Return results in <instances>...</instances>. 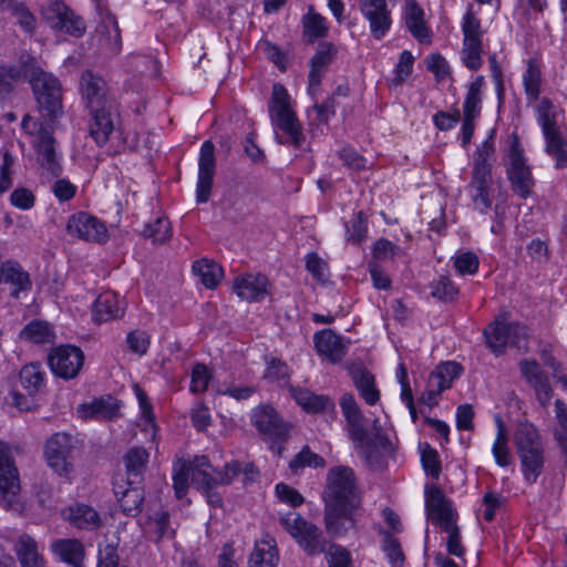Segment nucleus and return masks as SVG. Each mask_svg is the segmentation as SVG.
Here are the masks:
<instances>
[{"instance_id": "obj_5", "label": "nucleus", "mask_w": 567, "mask_h": 567, "mask_svg": "<svg viewBox=\"0 0 567 567\" xmlns=\"http://www.w3.org/2000/svg\"><path fill=\"white\" fill-rule=\"evenodd\" d=\"M60 117L62 115L50 121L43 115H40V118H35L30 114H25L21 121L22 131L35 138L33 147L40 166L50 177L54 178H58L63 172L60 156L56 153V140L53 135V125Z\"/></svg>"}, {"instance_id": "obj_3", "label": "nucleus", "mask_w": 567, "mask_h": 567, "mask_svg": "<svg viewBox=\"0 0 567 567\" xmlns=\"http://www.w3.org/2000/svg\"><path fill=\"white\" fill-rule=\"evenodd\" d=\"M268 112L276 142L301 150L307 137L302 124L292 109L288 91L280 83L272 85Z\"/></svg>"}, {"instance_id": "obj_32", "label": "nucleus", "mask_w": 567, "mask_h": 567, "mask_svg": "<svg viewBox=\"0 0 567 567\" xmlns=\"http://www.w3.org/2000/svg\"><path fill=\"white\" fill-rule=\"evenodd\" d=\"M290 392L297 404L308 413L336 414L334 401L328 395L316 394L301 388H292Z\"/></svg>"}, {"instance_id": "obj_17", "label": "nucleus", "mask_w": 567, "mask_h": 567, "mask_svg": "<svg viewBox=\"0 0 567 567\" xmlns=\"http://www.w3.org/2000/svg\"><path fill=\"white\" fill-rule=\"evenodd\" d=\"M66 231L79 239L104 244L110 235L104 221L87 212H78L68 218Z\"/></svg>"}, {"instance_id": "obj_39", "label": "nucleus", "mask_w": 567, "mask_h": 567, "mask_svg": "<svg viewBox=\"0 0 567 567\" xmlns=\"http://www.w3.org/2000/svg\"><path fill=\"white\" fill-rule=\"evenodd\" d=\"M463 372V367L454 361L439 364L429 375L430 386H440L441 390L450 389L453 381Z\"/></svg>"}, {"instance_id": "obj_59", "label": "nucleus", "mask_w": 567, "mask_h": 567, "mask_svg": "<svg viewBox=\"0 0 567 567\" xmlns=\"http://www.w3.org/2000/svg\"><path fill=\"white\" fill-rule=\"evenodd\" d=\"M3 11L10 12L25 32H33L35 19L24 3L14 0L13 2H9V6L3 9Z\"/></svg>"}, {"instance_id": "obj_26", "label": "nucleus", "mask_w": 567, "mask_h": 567, "mask_svg": "<svg viewBox=\"0 0 567 567\" xmlns=\"http://www.w3.org/2000/svg\"><path fill=\"white\" fill-rule=\"evenodd\" d=\"M338 53L332 42H321L315 55L310 59V71L308 75V91L313 96L321 84L322 76L329 64L333 62Z\"/></svg>"}, {"instance_id": "obj_37", "label": "nucleus", "mask_w": 567, "mask_h": 567, "mask_svg": "<svg viewBox=\"0 0 567 567\" xmlns=\"http://www.w3.org/2000/svg\"><path fill=\"white\" fill-rule=\"evenodd\" d=\"M14 551L21 567H43L44 559L33 537L28 534L20 535L14 542Z\"/></svg>"}, {"instance_id": "obj_42", "label": "nucleus", "mask_w": 567, "mask_h": 567, "mask_svg": "<svg viewBox=\"0 0 567 567\" xmlns=\"http://www.w3.org/2000/svg\"><path fill=\"white\" fill-rule=\"evenodd\" d=\"M496 423L497 433L492 446V454L498 466L507 467L513 464L514 457L508 446V437L504 422L501 417H497Z\"/></svg>"}, {"instance_id": "obj_38", "label": "nucleus", "mask_w": 567, "mask_h": 567, "mask_svg": "<svg viewBox=\"0 0 567 567\" xmlns=\"http://www.w3.org/2000/svg\"><path fill=\"white\" fill-rule=\"evenodd\" d=\"M19 380L28 394L34 396L45 385V372L40 363L25 364L20 370Z\"/></svg>"}, {"instance_id": "obj_52", "label": "nucleus", "mask_w": 567, "mask_h": 567, "mask_svg": "<svg viewBox=\"0 0 567 567\" xmlns=\"http://www.w3.org/2000/svg\"><path fill=\"white\" fill-rule=\"evenodd\" d=\"M420 452L425 474L433 480H439L442 471V463L437 451L425 442L420 444Z\"/></svg>"}, {"instance_id": "obj_9", "label": "nucleus", "mask_w": 567, "mask_h": 567, "mask_svg": "<svg viewBox=\"0 0 567 567\" xmlns=\"http://www.w3.org/2000/svg\"><path fill=\"white\" fill-rule=\"evenodd\" d=\"M279 522L308 555H317L324 551L327 542L322 532L301 515L290 512L281 516Z\"/></svg>"}, {"instance_id": "obj_57", "label": "nucleus", "mask_w": 567, "mask_h": 567, "mask_svg": "<svg viewBox=\"0 0 567 567\" xmlns=\"http://www.w3.org/2000/svg\"><path fill=\"white\" fill-rule=\"evenodd\" d=\"M431 295L444 302H451L458 296V288L446 276H440L431 284Z\"/></svg>"}, {"instance_id": "obj_36", "label": "nucleus", "mask_w": 567, "mask_h": 567, "mask_svg": "<svg viewBox=\"0 0 567 567\" xmlns=\"http://www.w3.org/2000/svg\"><path fill=\"white\" fill-rule=\"evenodd\" d=\"M148 458L150 453L140 446L132 447L125 453L123 460L126 468V481H130V484L143 483Z\"/></svg>"}, {"instance_id": "obj_45", "label": "nucleus", "mask_w": 567, "mask_h": 567, "mask_svg": "<svg viewBox=\"0 0 567 567\" xmlns=\"http://www.w3.org/2000/svg\"><path fill=\"white\" fill-rule=\"evenodd\" d=\"M326 466L324 458L305 445L301 451L290 460L288 467L292 474H299L306 467L322 468Z\"/></svg>"}, {"instance_id": "obj_6", "label": "nucleus", "mask_w": 567, "mask_h": 567, "mask_svg": "<svg viewBox=\"0 0 567 567\" xmlns=\"http://www.w3.org/2000/svg\"><path fill=\"white\" fill-rule=\"evenodd\" d=\"M425 506L432 520L436 522L441 528L449 534L446 549L450 555L462 557L465 548L461 542V532L456 525L455 513L451 502L445 497L439 486H433L425 497Z\"/></svg>"}, {"instance_id": "obj_10", "label": "nucleus", "mask_w": 567, "mask_h": 567, "mask_svg": "<svg viewBox=\"0 0 567 567\" xmlns=\"http://www.w3.org/2000/svg\"><path fill=\"white\" fill-rule=\"evenodd\" d=\"M339 405L347 422L346 431L349 439L352 441L354 449L362 450L365 457H368L369 451L373 445V441L364 424V415L358 405L354 395L349 392L343 393L339 400Z\"/></svg>"}, {"instance_id": "obj_47", "label": "nucleus", "mask_w": 567, "mask_h": 567, "mask_svg": "<svg viewBox=\"0 0 567 567\" xmlns=\"http://www.w3.org/2000/svg\"><path fill=\"white\" fill-rule=\"evenodd\" d=\"M70 511L69 518L78 528L92 530L99 527L100 516L91 506L79 504Z\"/></svg>"}, {"instance_id": "obj_48", "label": "nucleus", "mask_w": 567, "mask_h": 567, "mask_svg": "<svg viewBox=\"0 0 567 567\" xmlns=\"http://www.w3.org/2000/svg\"><path fill=\"white\" fill-rule=\"evenodd\" d=\"M463 41L465 42H483L484 30L482 22L470 6L462 19Z\"/></svg>"}, {"instance_id": "obj_56", "label": "nucleus", "mask_w": 567, "mask_h": 567, "mask_svg": "<svg viewBox=\"0 0 567 567\" xmlns=\"http://www.w3.org/2000/svg\"><path fill=\"white\" fill-rule=\"evenodd\" d=\"M348 240L359 245L362 243L368 234V218L365 214L360 210L353 215L349 223H346Z\"/></svg>"}, {"instance_id": "obj_54", "label": "nucleus", "mask_w": 567, "mask_h": 567, "mask_svg": "<svg viewBox=\"0 0 567 567\" xmlns=\"http://www.w3.org/2000/svg\"><path fill=\"white\" fill-rule=\"evenodd\" d=\"M483 42H465L462 43L461 60L462 63L471 71H477L483 65Z\"/></svg>"}, {"instance_id": "obj_2", "label": "nucleus", "mask_w": 567, "mask_h": 567, "mask_svg": "<svg viewBox=\"0 0 567 567\" xmlns=\"http://www.w3.org/2000/svg\"><path fill=\"white\" fill-rule=\"evenodd\" d=\"M322 499L328 534L342 537L355 527L354 515L362 499L351 467L339 465L328 471Z\"/></svg>"}, {"instance_id": "obj_55", "label": "nucleus", "mask_w": 567, "mask_h": 567, "mask_svg": "<svg viewBox=\"0 0 567 567\" xmlns=\"http://www.w3.org/2000/svg\"><path fill=\"white\" fill-rule=\"evenodd\" d=\"M383 536L382 550L385 553L389 563L393 567H402L404 563V554L398 538L393 537L391 532L381 529Z\"/></svg>"}, {"instance_id": "obj_19", "label": "nucleus", "mask_w": 567, "mask_h": 567, "mask_svg": "<svg viewBox=\"0 0 567 567\" xmlns=\"http://www.w3.org/2000/svg\"><path fill=\"white\" fill-rule=\"evenodd\" d=\"M89 134L97 146L103 147L110 141L120 121V105H111L89 110Z\"/></svg>"}, {"instance_id": "obj_7", "label": "nucleus", "mask_w": 567, "mask_h": 567, "mask_svg": "<svg viewBox=\"0 0 567 567\" xmlns=\"http://www.w3.org/2000/svg\"><path fill=\"white\" fill-rule=\"evenodd\" d=\"M537 123L544 135L545 152L555 161V167H566L567 138L557 125L555 105L547 97L542 99L537 106Z\"/></svg>"}, {"instance_id": "obj_61", "label": "nucleus", "mask_w": 567, "mask_h": 567, "mask_svg": "<svg viewBox=\"0 0 567 567\" xmlns=\"http://www.w3.org/2000/svg\"><path fill=\"white\" fill-rule=\"evenodd\" d=\"M478 257L473 251H463L454 257V267L462 276L475 275L478 271Z\"/></svg>"}, {"instance_id": "obj_16", "label": "nucleus", "mask_w": 567, "mask_h": 567, "mask_svg": "<svg viewBox=\"0 0 567 567\" xmlns=\"http://www.w3.org/2000/svg\"><path fill=\"white\" fill-rule=\"evenodd\" d=\"M250 420L257 431L274 444H282L289 437L290 425L271 405L265 404L255 408Z\"/></svg>"}, {"instance_id": "obj_15", "label": "nucleus", "mask_w": 567, "mask_h": 567, "mask_svg": "<svg viewBox=\"0 0 567 567\" xmlns=\"http://www.w3.org/2000/svg\"><path fill=\"white\" fill-rule=\"evenodd\" d=\"M84 352L76 346L54 347L48 354L51 372L65 381L75 379L84 365Z\"/></svg>"}, {"instance_id": "obj_53", "label": "nucleus", "mask_w": 567, "mask_h": 567, "mask_svg": "<svg viewBox=\"0 0 567 567\" xmlns=\"http://www.w3.org/2000/svg\"><path fill=\"white\" fill-rule=\"evenodd\" d=\"M189 477L192 472L189 471V464L187 461L179 460L173 466V488L175 496L182 499L186 496L189 487Z\"/></svg>"}, {"instance_id": "obj_18", "label": "nucleus", "mask_w": 567, "mask_h": 567, "mask_svg": "<svg viewBox=\"0 0 567 567\" xmlns=\"http://www.w3.org/2000/svg\"><path fill=\"white\" fill-rule=\"evenodd\" d=\"M80 94L87 110L118 104L106 81L91 70H85L80 78Z\"/></svg>"}, {"instance_id": "obj_4", "label": "nucleus", "mask_w": 567, "mask_h": 567, "mask_svg": "<svg viewBox=\"0 0 567 567\" xmlns=\"http://www.w3.org/2000/svg\"><path fill=\"white\" fill-rule=\"evenodd\" d=\"M513 441L520 461L524 480L528 484L536 483L544 471L546 461L544 437L535 424L524 420L517 422Z\"/></svg>"}, {"instance_id": "obj_27", "label": "nucleus", "mask_w": 567, "mask_h": 567, "mask_svg": "<svg viewBox=\"0 0 567 567\" xmlns=\"http://www.w3.org/2000/svg\"><path fill=\"white\" fill-rule=\"evenodd\" d=\"M113 491L123 513L136 517L142 512L144 489L142 484H130V481H115Z\"/></svg>"}, {"instance_id": "obj_29", "label": "nucleus", "mask_w": 567, "mask_h": 567, "mask_svg": "<svg viewBox=\"0 0 567 567\" xmlns=\"http://www.w3.org/2000/svg\"><path fill=\"white\" fill-rule=\"evenodd\" d=\"M313 343L317 353L333 364L340 362L347 354L342 338L331 329L317 331L313 334Z\"/></svg>"}, {"instance_id": "obj_1", "label": "nucleus", "mask_w": 567, "mask_h": 567, "mask_svg": "<svg viewBox=\"0 0 567 567\" xmlns=\"http://www.w3.org/2000/svg\"><path fill=\"white\" fill-rule=\"evenodd\" d=\"M28 79L40 115L52 121L63 115L62 89L58 78L43 71L35 56L22 53L18 64L0 65V97H8L17 83Z\"/></svg>"}, {"instance_id": "obj_40", "label": "nucleus", "mask_w": 567, "mask_h": 567, "mask_svg": "<svg viewBox=\"0 0 567 567\" xmlns=\"http://www.w3.org/2000/svg\"><path fill=\"white\" fill-rule=\"evenodd\" d=\"M278 551L275 542L260 540L255 543L254 551L250 554L248 567H276Z\"/></svg>"}, {"instance_id": "obj_35", "label": "nucleus", "mask_w": 567, "mask_h": 567, "mask_svg": "<svg viewBox=\"0 0 567 567\" xmlns=\"http://www.w3.org/2000/svg\"><path fill=\"white\" fill-rule=\"evenodd\" d=\"M240 474L244 475V485H250L257 482L260 477V471L252 462L241 464L239 461L233 460L227 462L224 467L220 468L218 481L224 485H230Z\"/></svg>"}, {"instance_id": "obj_51", "label": "nucleus", "mask_w": 567, "mask_h": 567, "mask_svg": "<svg viewBox=\"0 0 567 567\" xmlns=\"http://www.w3.org/2000/svg\"><path fill=\"white\" fill-rule=\"evenodd\" d=\"M142 236L151 239L153 244H163L172 236L171 223L166 217H157L145 225Z\"/></svg>"}, {"instance_id": "obj_31", "label": "nucleus", "mask_w": 567, "mask_h": 567, "mask_svg": "<svg viewBox=\"0 0 567 567\" xmlns=\"http://www.w3.org/2000/svg\"><path fill=\"white\" fill-rule=\"evenodd\" d=\"M122 401L107 394L79 406L84 419L114 420L121 416Z\"/></svg>"}, {"instance_id": "obj_50", "label": "nucleus", "mask_w": 567, "mask_h": 567, "mask_svg": "<svg viewBox=\"0 0 567 567\" xmlns=\"http://www.w3.org/2000/svg\"><path fill=\"white\" fill-rule=\"evenodd\" d=\"M53 333L47 322L33 320L20 332V338L33 343L42 344L50 342Z\"/></svg>"}, {"instance_id": "obj_23", "label": "nucleus", "mask_w": 567, "mask_h": 567, "mask_svg": "<svg viewBox=\"0 0 567 567\" xmlns=\"http://www.w3.org/2000/svg\"><path fill=\"white\" fill-rule=\"evenodd\" d=\"M100 19L99 30L104 35L105 45L111 53H118L122 47L121 30L109 0H91Z\"/></svg>"}, {"instance_id": "obj_12", "label": "nucleus", "mask_w": 567, "mask_h": 567, "mask_svg": "<svg viewBox=\"0 0 567 567\" xmlns=\"http://www.w3.org/2000/svg\"><path fill=\"white\" fill-rule=\"evenodd\" d=\"M487 348L495 354L505 353L508 343L517 348L527 339V329L518 322H506L496 318L483 331Z\"/></svg>"}, {"instance_id": "obj_20", "label": "nucleus", "mask_w": 567, "mask_h": 567, "mask_svg": "<svg viewBox=\"0 0 567 567\" xmlns=\"http://www.w3.org/2000/svg\"><path fill=\"white\" fill-rule=\"evenodd\" d=\"M216 172L215 145L205 141L199 151L198 177L196 184V202L204 204L209 200Z\"/></svg>"}, {"instance_id": "obj_43", "label": "nucleus", "mask_w": 567, "mask_h": 567, "mask_svg": "<svg viewBox=\"0 0 567 567\" xmlns=\"http://www.w3.org/2000/svg\"><path fill=\"white\" fill-rule=\"evenodd\" d=\"M302 27L303 38L308 43H313L318 39L326 38L329 32L326 18L315 12L312 8L302 17Z\"/></svg>"}, {"instance_id": "obj_28", "label": "nucleus", "mask_w": 567, "mask_h": 567, "mask_svg": "<svg viewBox=\"0 0 567 567\" xmlns=\"http://www.w3.org/2000/svg\"><path fill=\"white\" fill-rule=\"evenodd\" d=\"M126 309V303L114 291H104L99 295L93 303L92 317L96 323L121 319Z\"/></svg>"}, {"instance_id": "obj_34", "label": "nucleus", "mask_w": 567, "mask_h": 567, "mask_svg": "<svg viewBox=\"0 0 567 567\" xmlns=\"http://www.w3.org/2000/svg\"><path fill=\"white\" fill-rule=\"evenodd\" d=\"M51 550L61 561L73 567H84L85 549L81 540L61 538L51 544Z\"/></svg>"}, {"instance_id": "obj_41", "label": "nucleus", "mask_w": 567, "mask_h": 567, "mask_svg": "<svg viewBox=\"0 0 567 567\" xmlns=\"http://www.w3.org/2000/svg\"><path fill=\"white\" fill-rule=\"evenodd\" d=\"M193 271L208 289L216 288L224 277L223 268L217 262L206 258L195 261Z\"/></svg>"}, {"instance_id": "obj_25", "label": "nucleus", "mask_w": 567, "mask_h": 567, "mask_svg": "<svg viewBox=\"0 0 567 567\" xmlns=\"http://www.w3.org/2000/svg\"><path fill=\"white\" fill-rule=\"evenodd\" d=\"M269 280L261 274H246L235 278L233 289L243 300L262 301L269 295Z\"/></svg>"}, {"instance_id": "obj_63", "label": "nucleus", "mask_w": 567, "mask_h": 567, "mask_svg": "<svg viewBox=\"0 0 567 567\" xmlns=\"http://www.w3.org/2000/svg\"><path fill=\"white\" fill-rule=\"evenodd\" d=\"M338 157L350 171L360 172L367 167V159L351 146H343L338 151Z\"/></svg>"}, {"instance_id": "obj_8", "label": "nucleus", "mask_w": 567, "mask_h": 567, "mask_svg": "<svg viewBox=\"0 0 567 567\" xmlns=\"http://www.w3.org/2000/svg\"><path fill=\"white\" fill-rule=\"evenodd\" d=\"M20 491L19 472L11 451L6 443L0 442V507L16 515H22L25 511V502Z\"/></svg>"}, {"instance_id": "obj_21", "label": "nucleus", "mask_w": 567, "mask_h": 567, "mask_svg": "<svg viewBox=\"0 0 567 567\" xmlns=\"http://www.w3.org/2000/svg\"><path fill=\"white\" fill-rule=\"evenodd\" d=\"M359 10L369 22V30L373 39L381 40L392 27V14L386 0H359Z\"/></svg>"}, {"instance_id": "obj_46", "label": "nucleus", "mask_w": 567, "mask_h": 567, "mask_svg": "<svg viewBox=\"0 0 567 567\" xmlns=\"http://www.w3.org/2000/svg\"><path fill=\"white\" fill-rule=\"evenodd\" d=\"M187 462L192 472V482L195 486L206 482H215L216 472L219 470L213 467L207 456H195L192 462Z\"/></svg>"}, {"instance_id": "obj_60", "label": "nucleus", "mask_w": 567, "mask_h": 567, "mask_svg": "<svg viewBox=\"0 0 567 567\" xmlns=\"http://www.w3.org/2000/svg\"><path fill=\"white\" fill-rule=\"evenodd\" d=\"M413 63L412 53L408 50L402 51L394 69V78L391 80L394 86L401 85L412 74Z\"/></svg>"}, {"instance_id": "obj_62", "label": "nucleus", "mask_w": 567, "mask_h": 567, "mask_svg": "<svg viewBox=\"0 0 567 567\" xmlns=\"http://www.w3.org/2000/svg\"><path fill=\"white\" fill-rule=\"evenodd\" d=\"M426 69L432 72L436 81H443L451 74L447 60L440 53H431L425 59Z\"/></svg>"}, {"instance_id": "obj_24", "label": "nucleus", "mask_w": 567, "mask_h": 567, "mask_svg": "<svg viewBox=\"0 0 567 567\" xmlns=\"http://www.w3.org/2000/svg\"><path fill=\"white\" fill-rule=\"evenodd\" d=\"M0 284L10 287V296L13 299H19L22 292H29L32 289L30 274L13 259L1 262Z\"/></svg>"}, {"instance_id": "obj_11", "label": "nucleus", "mask_w": 567, "mask_h": 567, "mask_svg": "<svg viewBox=\"0 0 567 567\" xmlns=\"http://www.w3.org/2000/svg\"><path fill=\"white\" fill-rule=\"evenodd\" d=\"M517 134H512L508 150L507 177L513 192L526 199L532 195L534 178L526 163Z\"/></svg>"}, {"instance_id": "obj_64", "label": "nucleus", "mask_w": 567, "mask_h": 567, "mask_svg": "<svg viewBox=\"0 0 567 567\" xmlns=\"http://www.w3.org/2000/svg\"><path fill=\"white\" fill-rule=\"evenodd\" d=\"M275 493L280 502L291 507H298L305 503V497L296 488L285 483L276 484Z\"/></svg>"}, {"instance_id": "obj_44", "label": "nucleus", "mask_w": 567, "mask_h": 567, "mask_svg": "<svg viewBox=\"0 0 567 567\" xmlns=\"http://www.w3.org/2000/svg\"><path fill=\"white\" fill-rule=\"evenodd\" d=\"M484 76L478 75L467 87L463 104L464 117H478L482 110V89Z\"/></svg>"}, {"instance_id": "obj_13", "label": "nucleus", "mask_w": 567, "mask_h": 567, "mask_svg": "<svg viewBox=\"0 0 567 567\" xmlns=\"http://www.w3.org/2000/svg\"><path fill=\"white\" fill-rule=\"evenodd\" d=\"M42 16L51 29L81 38L86 31L84 19L62 0H48L42 6Z\"/></svg>"}, {"instance_id": "obj_14", "label": "nucleus", "mask_w": 567, "mask_h": 567, "mask_svg": "<svg viewBox=\"0 0 567 567\" xmlns=\"http://www.w3.org/2000/svg\"><path fill=\"white\" fill-rule=\"evenodd\" d=\"M74 439L64 432L53 434L44 446L48 465L59 475L69 476L73 471Z\"/></svg>"}, {"instance_id": "obj_33", "label": "nucleus", "mask_w": 567, "mask_h": 567, "mask_svg": "<svg viewBox=\"0 0 567 567\" xmlns=\"http://www.w3.org/2000/svg\"><path fill=\"white\" fill-rule=\"evenodd\" d=\"M404 22L409 32L421 43L430 44L432 31L424 21V11L415 0H405Z\"/></svg>"}, {"instance_id": "obj_30", "label": "nucleus", "mask_w": 567, "mask_h": 567, "mask_svg": "<svg viewBox=\"0 0 567 567\" xmlns=\"http://www.w3.org/2000/svg\"><path fill=\"white\" fill-rule=\"evenodd\" d=\"M348 373L360 396L368 405H374L380 401V391L377 388L375 378L362 363L350 364Z\"/></svg>"}, {"instance_id": "obj_58", "label": "nucleus", "mask_w": 567, "mask_h": 567, "mask_svg": "<svg viewBox=\"0 0 567 567\" xmlns=\"http://www.w3.org/2000/svg\"><path fill=\"white\" fill-rule=\"evenodd\" d=\"M372 261H384V260H393L395 257L402 256L404 254L403 249L390 241L385 238H380L375 240L372 246Z\"/></svg>"}, {"instance_id": "obj_49", "label": "nucleus", "mask_w": 567, "mask_h": 567, "mask_svg": "<svg viewBox=\"0 0 567 567\" xmlns=\"http://www.w3.org/2000/svg\"><path fill=\"white\" fill-rule=\"evenodd\" d=\"M523 83L527 99L536 101L540 94L542 73L535 60H528L527 69L523 75Z\"/></svg>"}, {"instance_id": "obj_22", "label": "nucleus", "mask_w": 567, "mask_h": 567, "mask_svg": "<svg viewBox=\"0 0 567 567\" xmlns=\"http://www.w3.org/2000/svg\"><path fill=\"white\" fill-rule=\"evenodd\" d=\"M492 167L473 166L468 190L476 209L485 214L492 206Z\"/></svg>"}]
</instances>
